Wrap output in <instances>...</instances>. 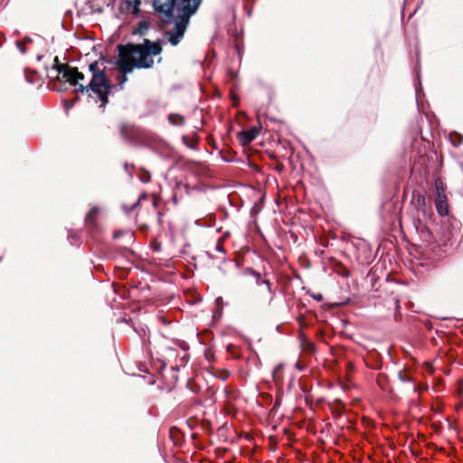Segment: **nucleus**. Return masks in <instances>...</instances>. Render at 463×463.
Instances as JSON below:
<instances>
[{
    "instance_id": "nucleus-1",
    "label": "nucleus",
    "mask_w": 463,
    "mask_h": 463,
    "mask_svg": "<svg viewBox=\"0 0 463 463\" xmlns=\"http://www.w3.org/2000/svg\"><path fill=\"white\" fill-rule=\"evenodd\" d=\"M89 70L91 73L90 80H86L84 74L77 68L61 64L58 67V79L74 87L76 92H88L90 97H93L95 101L100 102L99 106L104 108L108 103V95L112 88L104 72V64L94 61L90 64Z\"/></svg>"
},
{
    "instance_id": "nucleus-2",
    "label": "nucleus",
    "mask_w": 463,
    "mask_h": 463,
    "mask_svg": "<svg viewBox=\"0 0 463 463\" xmlns=\"http://www.w3.org/2000/svg\"><path fill=\"white\" fill-rule=\"evenodd\" d=\"M117 67L121 72L118 84L123 85L127 80V74L135 69H152L156 63L161 61L160 54L163 51L160 41L144 39L140 43H127L118 46Z\"/></svg>"
},
{
    "instance_id": "nucleus-3",
    "label": "nucleus",
    "mask_w": 463,
    "mask_h": 463,
    "mask_svg": "<svg viewBox=\"0 0 463 463\" xmlns=\"http://www.w3.org/2000/svg\"><path fill=\"white\" fill-rule=\"evenodd\" d=\"M200 2L201 0H193V3L186 1V5H182L179 10L175 11L180 20L175 24L174 33H176L181 37L184 36L189 17L196 11Z\"/></svg>"
},
{
    "instance_id": "nucleus-4",
    "label": "nucleus",
    "mask_w": 463,
    "mask_h": 463,
    "mask_svg": "<svg viewBox=\"0 0 463 463\" xmlns=\"http://www.w3.org/2000/svg\"><path fill=\"white\" fill-rule=\"evenodd\" d=\"M200 2L201 0H193V3L186 1V5H182L179 10L175 11L180 20L175 24L174 33H176L181 37L184 36L189 17L196 11Z\"/></svg>"
},
{
    "instance_id": "nucleus-5",
    "label": "nucleus",
    "mask_w": 463,
    "mask_h": 463,
    "mask_svg": "<svg viewBox=\"0 0 463 463\" xmlns=\"http://www.w3.org/2000/svg\"><path fill=\"white\" fill-rule=\"evenodd\" d=\"M191 3L192 0H187ZM156 12L162 14L165 18L173 15V13L185 5L186 0H152Z\"/></svg>"
},
{
    "instance_id": "nucleus-6",
    "label": "nucleus",
    "mask_w": 463,
    "mask_h": 463,
    "mask_svg": "<svg viewBox=\"0 0 463 463\" xmlns=\"http://www.w3.org/2000/svg\"><path fill=\"white\" fill-rule=\"evenodd\" d=\"M140 0H121L118 5L119 13L137 16L140 11Z\"/></svg>"
},
{
    "instance_id": "nucleus-7",
    "label": "nucleus",
    "mask_w": 463,
    "mask_h": 463,
    "mask_svg": "<svg viewBox=\"0 0 463 463\" xmlns=\"http://www.w3.org/2000/svg\"><path fill=\"white\" fill-rule=\"evenodd\" d=\"M260 134V129L256 127L238 133V139L242 146L251 143Z\"/></svg>"
},
{
    "instance_id": "nucleus-8",
    "label": "nucleus",
    "mask_w": 463,
    "mask_h": 463,
    "mask_svg": "<svg viewBox=\"0 0 463 463\" xmlns=\"http://www.w3.org/2000/svg\"><path fill=\"white\" fill-rule=\"evenodd\" d=\"M187 355L188 354H187L186 351H183V355L180 357V362L178 363L176 361L178 358V355L176 354V350L174 348H168L166 350L165 359L169 363L175 364V366L179 367V366H184V364L187 362Z\"/></svg>"
},
{
    "instance_id": "nucleus-9",
    "label": "nucleus",
    "mask_w": 463,
    "mask_h": 463,
    "mask_svg": "<svg viewBox=\"0 0 463 463\" xmlns=\"http://www.w3.org/2000/svg\"><path fill=\"white\" fill-rule=\"evenodd\" d=\"M436 209L439 215L445 216L449 214V204L447 194H438L436 198Z\"/></svg>"
},
{
    "instance_id": "nucleus-10",
    "label": "nucleus",
    "mask_w": 463,
    "mask_h": 463,
    "mask_svg": "<svg viewBox=\"0 0 463 463\" xmlns=\"http://www.w3.org/2000/svg\"><path fill=\"white\" fill-rule=\"evenodd\" d=\"M99 213V210L98 207H92L88 214L86 215L85 222L86 224L90 227L95 228L97 226V219Z\"/></svg>"
},
{
    "instance_id": "nucleus-11",
    "label": "nucleus",
    "mask_w": 463,
    "mask_h": 463,
    "mask_svg": "<svg viewBox=\"0 0 463 463\" xmlns=\"http://www.w3.org/2000/svg\"><path fill=\"white\" fill-rule=\"evenodd\" d=\"M168 121L171 125L182 126L184 123L185 118L180 114L172 113L168 116Z\"/></svg>"
},
{
    "instance_id": "nucleus-12",
    "label": "nucleus",
    "mask_w": 463,
    "mask_h": 463,
    "mask_svg": "<svg viewBox=\"0 0 463 463\" xmlns=\"http://www.w3.org/2000/svg\"><path fill=\"white\" fill-rule=\"evenodd\" d=\"M449 140L454 146H459L463 143V136L458 132H451Z\"/></svg>"
},
{
    "instance_id": "nucleus-13",
    "label": "nucleus",
    "mask_w": 463,
    "mask_h": 463,
    "mask_svg": "<svg viewBox=\"0 0 463 463\" xmlns=\"http://www.w3.org/2000/svg\"><path fill=\"white\" fill-rule=\"evenodd\" d=\"M167 35H168V41L170 42V43L172 45H176L183 38L179 34H177L176 33H174V32H168Z\"/></svg>"
},
{
    "instance_id": "nucleus-14",
    "label": "nucleus",
    "mask_w": 463,
    "mask_h": 463,
    "mask_svg": "<svg viewBox=\"0 0 463 463\" xmlns=\"http://www.w3.org/2000/svg\"><path fill=\"white\" fill-rule=\"evenodd\" d=\"M435 189L437 192V195L438 194H446L445 185H444L443 182L439 179L435 181Z\"/></svg>"
},
{
    "instance_id": "nucleus-15",
    "label": "nucleus",
    "mask_w": 463,
    "mask_h": 463,
    "mask_svg": "<svg viewBox=\"0 0 463 463\" xmlns=\"http://www.w3.org/2000/svg\"><path fill=\"white\" fill-rule=\"evenodd\" d=\"M147 24L145 22H141L138 24V27L135 29L134 33L135 34H143L144 32L147 29Z\"/></svg>"
},
{
    "instance_id": "nucleus-16",
    "label": "nucleus",
    "mask_w": 463,
    "mask_h": 463,
    "mask_svg": "<svg viewBox=\"0 0 463 463\" xmlns=\"http://www.w3.org/2000/svg\"><path fill=\"white\" fill-rule=\"evenodd\" d=\"M139 178L143 183H148L151 180L150 173L147 171H143L139 174Z\"/></svg>"
},
{
    "instance_id": "nucleus-17",
    "label": "nucleus",
    "mask_w": 463,
    "mask_h": 463,
    "mask_svg": "<svg viewBox=\"0 0 463 463\" xmlns=\"http://www.w3.org/2000/svg\"><path fill=\"white\" fill-rule=\"evenodd\" d=\"M215 375L222 380H226L230 376V373L227 370H219L218 373H215Z\"/></svg>"
},
{
    "instance_id": "nucleus-18",
    "label": "nucleus",
    "mask_w": 463,
    "mask_h": 463,
    "mask_svg": "<svg viewBox=\"0 0 463 463\" xmlns=\"http://www.w3.org/2000/svg\"><path fill=\"white\" fill-rule=\"evenodd\" d=\"M183 140L184 141V143H186V145H187L188 146H190V147H192V148H194V147H195L196 141H192V142L188 143V141H187V140H188V137H185V136L183 137Z\"/></svg>"
},
{
    "instance_id": "nucleus-19",
    "label": "nucleus",
    "mask_w": 463,
    "mask_h": 463,
    "mask_svg": "<svg viewBox=\"0 0 463 463\" xmlns=\"http://www.w3.org/2000/svg\"><path fill=\"white\" fill-rule=\"evenodd\" d=\"M418 201H419V202H420V201H421V202H422V203H425V198H424V196H422V195H419V197H418Z\"/></svg>"
},
{
    "instance_id": "nucleus-20",
    "label": "nucleus",
    "mask_w": 463,
    "mask_h": 463,
    "mask_svg": "<svg viewBox=\"0 0 463 463\" xmlns=\"http://www.w3.org/2000/svg\"><path fill=\"white\" fill-rule=\"evenodd\" d=\"M153 206H154L155 208H156V207H157V201H156V198H154V200H153Z\"/></svg>"
}]
</instances>
